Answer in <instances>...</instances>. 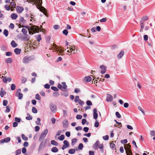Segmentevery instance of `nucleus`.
I'll return each mask as SVG.
<instances>
[{
    "label": "nucleus",
    "instance_id": "obj_1",
    "mask_svg": "<svg viewBox=\"0 0 155 155\" xmlns=\"http://www.w3.org/2000/svg\"><path fill=\"white\" fill-rule=\"evenodd\" d=\"M33 2L36 5L37 8L40 10V11L42 12L46 16L48 17V15L46 9L42 6V0H34Z\"/></svg>",
    "mask_w": 155,
    "mask_h": 155
},
{
    "label": "nucleus",
    "instance_id": "obj_2",
    "mask_svg": "<svg viewBox=\"0 0 155 155\" xmlns=\"http://www.w3.org/2000/svg\"><path fill=\"white\" fill-rule=\"evenodd\" d=\"M23 27H25L28 29L29 33L30 34L32 35L35 33L39 32L40 30V28L39 26H35L32 25L31 26H22Z\"/></svg>",
    "mask_w": 155,
    "mask_h": 155
},
{
    "label": "nucleus",
    "instance_id": "obj_3",
    "mask_svg": "<svg viewBox=\"0 0 155 155\" xmlns=\"http://www.w3.org/2000/svg\"><path fill=\"white\" fill-rule=\"evenodd\" d=\"M53 46L54 47V48L55 50H56L58 52H59L61 55H63L64 51V49L63 48L61 47L58 48V46L54 44H53Z\"/></svg>",
    "mask_w": 155,
    "mask_h": 155
},
{
    "label": "nucleus",
    "instance_id": "obj_4",
    "mask_svg": "<svg viewBox=\"0 0 155 155\" xmlns=\"http://www.w3.org/2000/svg\"><path fill=\"white\" fill-rule=\"evenodd\" d=\"M48 130L47 129H45L41 133L39 137V141H41L44 139L48 134Z\"/></svg>",
    "mask_w": 155,
    "mask_h": 155
},
{
    "label": "nucleus",
    "instance_id": "obj_5",
    "mask_svg": "<svg viewBox=\"0 0 155 155\" xmlns=\"http://www.w3.org/2000/svg\"><path fill=\"white\" fill-rule=\"evenodd\" d=\"M50 108L53 112L55 113L56 112L57 110V107L55 104L51 103L50 105Z\"/></svg>",
    "mask_w": 155,
    "mask_h": 155
},
{
    "label": "nucleus",
    "instance_id": "obj_6",
    "mask_svg": "<svg viewBox=\"0 0 155 155\" xmlns=\"http://www.w3.org/2000/svg\"><path fill=\"white\" fill-rule=\"evenodd\" d=\"M94 147H95L94 148L95 149H96L97 148H99L100 149H102L103 148V146L102 144H100L99 142L98 141H97L95 144Z\"/></svg>",
    "mask_w": 155,
    "mask_h": 155
},
{
    "label": "nucleus",
    "instance_id": "obj_7",
    "mask_svg": "<svg viewBox=\"0 0 155 155\" xmlns=\"http://www.w3.org/2000/svg\"><path fill=\"white\" fill-rule=\"evenodd\" d=\"M31 60L30 57L28 56H26L23 59V62L24 63H28Z\"/></svg>",
    "mask_w": 155,
    "mask_h": 155
},
{
    "label": "nucleus",
    "instance_id": "obj_8",
    "mask_svg": "<svg viewBox=\"0 0 155 155\" xmlns=\"http://www.w3.org/2000/svg\"><path fill=\"white\" fill-rule=\"evenodd\" d=\"M16 11L18 13H21L24 10V8L23 7L17 6L16 7Z\"/></svg>",
    "mask_w": 155,
    "mask_h": 155
},
{
    "label": "nucleus",
    "instance_id": "obj_9",
    "mask_svg": "<svg viewBox=\"0 0 155 155\" xmlns=\"http://www.w3.org/2000/svg\"><path fill=\"white\" fill-rule=\"evenodd\" d=\"M124 149L126 150V151L131 150V145L129 143L126 145L124 144Z\"/></svg>",
    "mask_w": 155,
    "mask_h": 155
},
{
    "label": "nucleus",
    "instance_id": "obj_10",
    "mask_svg": "<svg viewBox=\"0 0 155 155\" xmlns=\"http://www.w3.org/2000/svg\"><path fill=\"white\" fill-rule=\"evenodd\" d=\"M19 22L20 23L19 25H23L25 24L26 22V20L24 19L23 17H21L19 20Z\"/></svg>",
    "mask_w": 155,
    "mask_h": 155
},
{
    "label": "nucleus",
    "instance_id": "obj_11",
    "mask_svg": "<svg viewBox=\"0 0 155 155\" xmlns=\"http://www.w3.org/2000/svg\"><path fill=\"white\" fill-rule=\"evenodd\" d=\"M100 68L101 69V73L102 74L105 73L106 70V67L102 65L100 66Z\"/></svg>",
    "mask_w": 155,
    "mask_h": 155
},
{
    "label": "nucleus",
    "instance_id": "obj_12",
    "mask_svg": "<svg viewBox=\"0 0 155 155\" xmlns=\"http://www.w3.org/2000/svg\"><path fill=\"white\" fill-rule=\"evenodd\" d=\"M11 138L10 137H7L1 140V143H3L5 142L7 143L9 142Z\"/></svg>",
    "mask_w": 155,
    "mask_h": 155
},
{
    "label": "nucleus",
    "instance_id": "obj_13",
    "mask_svg": "<svg viewBox=\"0 0 155 155\" xmlns=\"http://www.w3.org/2000/svg\"><path fill=\"white\" fill-rule=\"evenodd\" d=\"M97 110L96 109H94L93 110V116L95 119H97V118L98 115L97 113Z\"/></svg>",
    "mask_w": 155,
    "mask_h": 155
},
{
    "label": "nucleus",
    "instance_id": "obj_14",
    "mask_svg": "<svg viewBox=\"0 0 155 155\" xmlns=\"http://www.w3.org/2000/svg\"><path fill=\"white\" fill-rule=\"evenodd\" d=\"M75 49H76L75 46H73L72 48L70 47V51L68 50L67 52L70 53L71 52L72 53L74 54L75 53L74 51L75 50Z\"/></svg>",
    "mask_w": 155,
    "mask_h": 155
},
{
    "label": "nucleus",
    "instance_id": "obj_15",
    "mask_svg": "<svg viewBox=\"0 0 155 155\" xmlns=\"http://www.w3.org/2000/svg\"><path fill=\"white\" fill-rule=\"evenodd\" d=\"M113 100V97L110 94H107V96L106 100L107 101H111Z\"/></svg>",
    "mask_w": 155,
    "mask_h": 155
},
{
    "label": "nucleus",
    "instance_id": "obj_16",
    "mask_svg": "<svg viewBox=\"0 0 155 155\" xmlns=\"http://www.w3.org/2000/svg\"><path fill=\"white\" fill-rule=\"evenodd\" d=\"M18 15L15 13H12L11 15V17L12 19L15 20L18 18Z\"/></svg>",
    "mask_w": 155,
    "mask_h": 155
},
{
    "label": "nucleus",
    "instance_id": "obj_17",
    "mask_svg": "<svg viewBox=\"0 0 155 155\" xmlns=\"http://www.w3.org/2000/svg\"><path fill=\"white\" fill-rule=\"evenodd\" d=\"M83 80L87 82H89L91 80V78L90 77H86L84 78Z\"/></svg>",
    "mask_w": 155,
    "mask_h": 155
},
{
    "label": "nucleus",
    "instance_id": "obj_18",
    "mask_svg": "<svg viewBox=\"0 0 155 155\" xmlns=\"http://www.w3.org/2000/svg\"><path fill=\"white\" fill-rule=\"evenodd\" d=\"M110 147L112 149V150H116V149L115 148V145L113 143V142H111L110 144Z\"/></svg>",
    "mask_w": 155,
    "mask_h": 155
},
{
    "label": "nucleus",
    "instance_id": "obj_19",
    "mask_svg": "<svg viewBox=\"0 0 155 155\" xmlns=\"http://www.w3.org/2000/svg\"><path fill=\"white\" fill-rule=\"evenodd\" d=\"M124 54V52L123 51H121L120 53L117 56V57L118 58H120L122 57L123 56Z\"/></svg>",
    "mask_w": 155,
    "mask_h": 155
},
{
    "label": "nucleus",
    "instance_id": "obj_20",
    "mask_svg": "<svg viewBox=\"0 0 155 155\" xmlns=\"http://www.w3.org/2000/svg\"><path fill=\"white\" fill-rule=\"evenodd\" d=\"M140 25L141 27V29L140 30V31H142L143 30V29L144 27V22H142V21H140Z\"/></svg>",
    "mask_w": 155,
    "mask_h": 155
},
{
    "label": "nucleus",
    "instance_id": "obj_21",
    "mask_svg": "<svg viewBox=\"0 0 155 155\" xmlns=\"http://www.w3.org/2000/svg\"><path fill=\"white\" fill-rule=\"evenodd\" d=\"M148 17L147 16H144L142 18L140 21H142V22H144V21L148 20Z\"/></svg>",
    "mask_w": 155,
    "mask_h": 155
},
{
    "label": "nucleus",
    "instance_id": "obj_22",
    "mask_svg": "<svg viewBox=\"0 0 155 155\" xmlns=\"http://www.w3.org/2000/svg\"><path fill=\"white\" fill-rule=\"evenodd\" d=\"M14 51L16 54H18L20 53L21 50L18 48H16L15 49Z\"/></svg>",
    "mask_w": 155,
    "mask_h": 155
},
{
    "label": "nucleus",
    "instance_id": "obj_23",
    "mask_svg": "<svg viewBox=\"0 0 155 155\" xmlns=\"http://www.w3.org/2000/svg\"><path fill=\"white\" fill-rule=\"evenodd\" d=\"M12 59L11 58H8L5 60V61L7 63H11L12 62Z\"/></svg>",
    "mask_w": 155,
    "mask_h": 155
},
{
    "label": "nucleus",
    "instance_id": "obj_24",
    "mask_svg": "<svg viewBox=\"0 0 155 155\" xmlns=\"http://www.w3.org/2000/svg\"><path fill=\"white\" fill-rule=\"evenodd\" d=\"M11 45L12 46L13 48H15L17 46V44L16 43L15 41H12L11 42Z\"/></svg>",
    "mask_w": 155,
    "mask_h": 155
},
{
    "label": "nucleus",
    "instance_id": "obj_25",
    "mask_svg": "<svg viewBox=\"0 0 155 155\" xmlns=\"http://www.w3.org/2000/svg\"><path fill=\"white\" fill-rule=\"evenodd\" d=\"M5 93V92L4 91L2 88L1 91H0V96L2 97H3Z\"/></svg>",
    "mask_w": 155,
    "mask_h": 155
},
{
    "label": "nucleus",
    "instance_id": "obj_26",
    "mask_svg": "<svg viewBox=\"0 0 155 155\" xmlns=\"http://www.w3.org/2000/svg\"><path fill=\"white\" fill-rule=\"evenodd\" d=\"M21 137L22 139L25 141H26L28 139V137L26 136L25 135L23 134H22L21 135Z\"/></svg>",
    "mask_w": 155,
    "mask_h": 155
},
{
    "label": "nucleus",
    "instance_id": "obj_27",
    "mask_svg": "<svg viewBox=\"0 0 155 155\" xmlns=\"http://www.w3.org/2000/svg\"><path fill=\"white\" fill-rule=\"evenodd\" d=\"M51 143L52 145H54L56 146H58V143L57 142H56L55 140H51Z\"/></svg>",
    "mask_w": 155,
    "mask_h": 155
},
{
    "label": "nucleus",
    "instance_id": "obj_28",
    "mask_svg": "<svg viewBox=\"0 0 155 155\" xmlns=\"http://www.w3.org/2000/svg\"><path fill=\"white\" fill-rule=\"evenodd\" d=\"M51 150L53 152H57L58 151V150L56 147H54L52 148Z\"/></svg>",
    "mask_w": 155,
    "mask_h": 155
},
{
    "label": "nucleus",
    "instance_id": "obj_29",
    "mask_svg": "<svg viewBox=\"0 0 155 155\" xmlns=\"http://www.w3.org/2000/svg\"><path fill=\"white\" fill-rule=\"evenodd\" d=\"M23 96V94L21 93L18 94L17 95H15L16 97H18V98L19 99H21L22 98Z\"/></svg>",
    "mask_w": 155,
    "mask_h": 155
},
{
    "label": "nucleus",
    "instance_id": "obj_30",
    "mask_svg": "<svg viewBox=\"0 0 155 155\" xmlns=\"http://www.w3.org/2000/svg\"><path fill=\"white\" fill-rule=\"evenodd\" d=\"M75 150L74 149H70L68 151V153L71 154H74L75 152Z\"/></svg>",
    "mask_w": 155,
    "mask_h": 155
},
{
    "label": "nucleus",
    "instance_id": "obj_31",
    "mask_svg": "<svg viewBox=\"0 0 155 155\" xmlns=\"http://www.w3.org/2000/svg\"><path fill=\"white\" fill-rule=\"evenodd\" d=\"M5 9L7 11H9L10 9V6L8 5H6L4 6Z\"/></svg>",
    "mask_w": 155,
    "mask_h": 155
},
{
    "label": "nucleus",
    "instance_id": "obj_32",
    "mask_svg": "<svg viewBox=\"0 0 155 155\" xmlns=\"http://www.w3.org/2000/svg\"><path fill=\"white\" fill-rule=\"evenodd\" d=\"M3 34L6 37H7L8 34V31L6 29H5L4 31Z\"/></svg>",
    "mask_w": 155,
    "mask_h": 155
},
{
    "label": "nucleus",
    "instance_id": "obj_33",
    "mask_svg": "<svg viewBox=\"0 0 155 155\" xmlns=\"http://www.w3.org/2000/svg\"><path fill=\"white\" fill-rule=\"evenodd\" d=\"M58 87L60 89H61L62 91H64V90H65L63 86L60 84H58Z\"/></svg>",
    "mask_w": 155,
    "mask_h": 155
},
{
    "label": "nucleus",
    "instance_id": "obj_34",
    "mask_svg": "<svg viewBox=\"0 0 155 155\" xmlns=\"http://www.w3.org/2000/svg\"><path fill=\"white\" fill-rule=\"evenodd\" d=\"M77 139L74 138L72 140L71 144L72 145H74V144L77 142Z\"/></svg>",
    "mask_w": 155,
    "mask_h": 155
},
{
    "label": "nucleus",
    "instance_id": "obj_35",
    "mask_svg": "<svg viewBox=\"0 0 155 155\" xmlns=\"http://www.w3.org/2000/svg\"><path fill=\"white\" fill-rule=\"evenodd\" d=\"M37 121H36L35 122L36 124L37 125H41V124L40 122L41 121V119L39 118H38L37 119Z\"/></svg>",
    "mask_w": 155,
    "mask_h": 155
},
{
    "label": "nucleus",
    "instance_id": "obj_36",
    "mask_svg": "<svg viewBox=\"0 0 155 155\" xmlns=\"http://www.w3.org/2000/svg\"><path fill=\"white\" fill-rule=\"evenodd\" d=\"M32 112L34 113H36L37 112V110L35 107H33L32 108Z\"/></svg>",
    "mask_w": 155,
    "mask_h": 155
},
{
    "label": "nucleus",
    "instance_id": "obj_37",
    "mask_svg": "<svg viewBox=\"0 0 155 155\" xmlns=\"http://www.w3.org/2000/svg\"><path fill=\"white\" fill-rule=\"evenodd\" d=\"M80 99L79 98V97L78 96H76L75 97V99H74V101L75 102H78V101L80 100Z\"/></svg>",
    "mask_w": 155,
    "mask_h": 155
},
{
    "label": "nucleus",
    "instance_id": "obj_38",
    "mask_svg": "<svg viewBox=\"0 0 155 155\" xmlns=\"http://www.w3.org/2000/svg\"><path fill=\"white\" fill-rule=\"evenodd\" d=\"M64 138V135H61L59 137L58 139L60 140H62Z\"/></svg>",
    "mask_w": 155,
    "mask_h": 155
},
{
    "label": "nucleus",
    "instance_id": "obj_39",
    "mask_svg": "<svg viewBox=\"0 0 155 155\" xmlns=\"http://www.w3.org/2000/svg\"><path fill=\"white\" fill-rule=\"evenodd\" d=\"M35 98L36 99L38 100H40L41 99V97L38 94H37L36 95Z\"/></svg>",
    "mask_w": 155,
    "mask_h": 155
},
{
    "label": "nucleus",
    "instance_id": "obj_40",
    "mask_svg": "<svg viewBox=\"0 0 155 155\" xmlns=\"http://www.w3.org/2000/svg\"><path fill=\"white\" fill-rule=\"evenodd\" d=\"M64 145H65V146L67 147H68L69 146V143L66 140H65L64 141Z\"/></svg>",
    "mask_w": 155,
    "mask_h": 155
},
{
    "label": "nucleus",
    "instance_id": "obj_41",
    "mask_svg": "<svg viewBox=\"0 0 155 155\" xmlns=\"http://www.w3.org/2000/svg\"><path fill=\"white\" fill-rule=\"evenodd\" d=\"M63 33L65 35H67L68 34V31L67 30L64 29L63 31Z\"/></svg>",
    "mask_w": 155,
    "mask_h": 155
},
{
    "label": "nucleus",
    "instance_id": "obj_42",
    "mask_svg": "<svg viewBox=\"0 0 155 155\" xmlns=\"http://www.w3.org/2000/svg\"><path fill=\"white\" fill-rule=\"evenodd\" d=\"M28 116L26 117V119L27 120H32V117L31 116H30V115H29V114H28Z\"/></svg>",
    "mask_w": 155,
    "mask_h": 155
},
{
    "label": "nucleus",
    "instance_id": "obj_43",
    "mask_svg": "<svg viewBox=\"0 0 155 155\" xmlns=\"http://www.w3.org/2000/svg\"><path fill=\"white\" fill-rule=\"evenodd\" d=\"M21 31L24 35L26 34L27 33V30L26 29L24 28L22 29Z\"/></svg>",
    "mask_w": 155,
    "mask_h": 155
},
{
    "label": "nucleus",
    "instance_id": "obj_44",
    "mask_svg": "<svg viewBox=\"0 0 155 155\" xmlns=\"http://www.w3.org/2000/svg\"><path fill=\"white\" fill-rule=\"evenodd\" d=\"M16 155H18L21 153V150L18 149L16 151Z\"/></svg>",
    "mask_w": 155,
    "mask_h": 155
},
{
    "label": "nucleus",
    "instance_id": "obj_45",
    "mask_svg": "<svg viewBox=\"0 0 155 155\" xmlns=\"http://www.w3.org/2000/svg\"><path fill=\"white\" fill-rule=\"evenodd\" d=\"M83 147V145L82 143H80L78 146V148L79 150H82Z\"/></svg>",
    "mask_w": 155,
    "mask_h": 155
},
{
    "label": "nucleus",
    "instance_id": "obj_46",
    "mask_svg": "<svg viewBox=\"0 0 155 155\" xmlns=\"http://www.w3.org/2000/svg\"><path fill=\"white\" fill-rule=\"evenodd\" d=\"M15 89V85L14 84H12L11 86V89L12 90H14Z\"/></svg>",
    "mask_w": 155,
    "mask_h": 155
},
{
    "label": "nucleus",
    "instance_id": "obj_47",
    "mask_svg": "<svg viewBox=\"0 0 155 155\" xmlns=\"http://www.w3.org/2000/svg\"><path fill=\"white\" fill-rule=\"evenodd\" d=\"M53 95L54 97H58L59 96V94L58 92H54L53 93Z\"/></svg>",
    "mask_w": 155,
    "mask_h": 155
},
{
    "label": "nucleus",
    "instance_id": "obj_48",
    "mask_svg": "<svg viewBox=\"0 0 155 155\" xmlns=\"http://www.w3.org/2000/svg\"><path fill=\"white\" fill-rule=\"evenodd\" d=\"M127 155H132V153L131 150L126 151Z\"/></svg>",
    "mask_w": 155,
    "mask_h": 155
},
{
    "label": "nucleus",
    "instance_id": "obj_49",
    "mask_svg": "<svg viewBox=\"0 0 155 155\" xmlns=\"http://www.w3.org/2000/svg\"><path fill=\"white\" fill-rule=\"evenodd\" d=\"M10 106H8L6 107V110H5L6 112H9L10 111Z\"/></svg>",
    "mask_w": 155,
    "mask_h": 155
},
{
    "label": "nucleus",
    "instance_id": "obj_50",
    "mask_svg": "<svg viewBox=\"0 0 155 155\" xmlns=\"http://www.w3.org/2000/svg\"><path fill=\"white\" fill-rule=\"evenodd\" d=\"M51 89L55 91H58V89L56 87H51Z\"/></svg>",
    "mask_w": 155,
    "mask_h": 155
},
{
    "label": "nucleus",
    "instance_id": "obj_51",
    "mask_svg": "<svg viewBox=\"0 0 155 155\" xmlns=\"http://www.w3.org/2000/svg\"><path fill=\"white\" fill-rule=\"evenodd\" d=\"M116 115L118 118H120L121 117V115L118 112H116Z\"/></svg>",
    "mask_w": 155,
    "mask_h": 155
},
{
    "label": "nucleus",
    "instance_id": "obj_52",
    "mask_svg": "<svg viewBox=\"0 0 155 155\" xmlns=\"http://www.w3.org/2000/svg\"><path fill=\"white\" fill-rule=\"evenodd\" d=\"M62 85L63 86V88L64 89H66L67 87V86L66 84V83L64 82L62 83Z\"/></svg>",
    "mask_w": 155,
    "mask_h": 155
},
{
    "label": "nucleus",
    "instance_id": "obj_53",
    "mask_svg": "<svg viewBox=\"0 0 155 155\" xmlns=\"http://www.w3.org/2000/svg\"><path fill=\"white\" fill-rule=\"evenodd\" d=\"M78 104L80 105H81V106H82L84 104V103L83 101H81V100H80L78 102Z\"/></svg>",
    "mask_w": 155,
    "mask_h": 155
},
{
    "label": "nucleus",
    "instance_id": "obj_54",
    "mask_svg": "<svg viewBox=\"0 0 155 155\" xmlns=\"http://www.w3.org/2000/svg\"><path fill=\"white\" fill-rule=\"evenodd\" d=\"M103 138L104 139V140H107L109 139V137L107 135H106L105 136H104L103 137Z\"/></svg>",
    "mask_w": 155,
    "mask_h": 155
},
{
    "label": "nucleus",
    "instance_id": "obj_55",
    "mask_svg": "<svg viewBox=\"0 0 155 155\" xmlns=\"http://www.w3.org/2000/svg\"><path fill=\"white\" fill-rule=\"evenodd\" d=\"M10 3L11 5V7L12 8L15 7L16 5L15 4V2H11Z\"/></svg>",
    "mask_w": 155,
    "mask_h": 155
},
{
    "label": "nucleus",
    "instance_id": "obj_56",
    "mask_svg": "<svg viewBox=\"0 0 155 155\" xmlns=\"http://www.w3.org/2000/svg\"><path fill=\"white\" fill-rule=\"evenodd\" d=\"M41 39V35H38L37 37V40L38 41H39Z\"/></svg>",
    "mask_w": 155,
    "mask_h": 155
},
{
    "label": "nucleus",
    "instance_id": "obj_57",
    "mask_svg": "<svg viewBox=\"0 0 155 155\" xmlns=\"http://www.w3.org/2000/svg\"><path fill=\"white\" fill-rule=\"evenodd\" d=\"M9 27L11 29H13L14 28V25L13 23H11L9 26Z\"/></svg>",
    "mask_w": 155,
    "mask_h": 155
},
{
    "label": "nucleus",
    "instance_id": "obj_58",
    "mask_svg": "<svg viewBox=\"0 0 155 155\" xmlns=\"http://www.w3.org/2000/svg\"><path fill=\"white\" fill-rule=\"evenodd\" d=\"M87 104L88 105L90 106L92 105V103L91 101L88 100L87 101Z\"/></svg>",
    "mask_w": 155,
    "mask_h": 155
},
{
    "label": "nucleus",
    "instance_id": "obj_59",
    "mask_svg": "<svg viewBox=\"0 0 155 155\" xmlns=\"http://www.w3.org/2000/svg\"><path fill=\"white\" fill-rule=\"evenodd\" d=\"M15 120L17 122H20L21 121V119L17 117L15 118Z\"/></svg>",
    "mask_w": 155,
    "mask_h": 155
},
{
    "label": "nucleus",
    "instance_id": "obj_60",
    "mask_svg": "<svg viewBox=\"0 0 155 155\" xmlns=\"http://www.w3.org/2000/svg\"><path fill=\"white\" fill-rule=\"evenodd\" d=\"M8 104V101L6 100H4L3 101V105L4 106H6Z\"/></svg>",
    "mask_w": 155,
    "mask_h": 155
},
{
    "label": "nucleus",
    "instance_id": "obj_61",
    "mask_svg": "<svg viewBox=\"0 0 155 155\" xmlns=\"http://www.w3.org/2000/svg\"><path fill=\"white\" fill-rule=\"evenodd\" d=\"M121 142L122 143H127V139H124L121 140Z\"/></svg>",
    "mask_w": 155,
    "mask_h": 155
},
{
    "label": "nucleus",
    "instance_id": "obj_62",
    "mask_svg": "<svg viewBox=\"0 0 155 155\" xmlns=\"http://www.w3.org/2000/svg\"><path fill=\"white\" fill-rule=\"evenodd\" d=\"M76 117L77 119H81L82 118V116L80 115H78Z\"/></svg>",
    "mask_w": 155,
    "mask_h": 155
},
{
    "label": "nucleus",
    "instance_id": "obj_63",
    "mask_svg": "<svg viewBox=\"0 0 155 155\" xmlns=\"http://www.w3.org/2000/svg\"><path fill=\"white\" fill-rule=\"evenodd\" d=\"M26 79L25 78H22V79L21 80V83H25L26 81Z\"/></svg>",
    "mask_w": 155,
    "mask_h": 155
},
{
    "label": "nucleus",
    "instance_id": "obj_64",
    "mask_svg": "<svg viewBox=\"0 0 155 155\" xmlns=\"http://www.w3.org/2000/svg\"><path fill=\"white\" fill-rule=\"evenodd\" d=\"M2 78L3 79V81L5 83H7V78L5 77H2Z\"/></svg>",
    "mask_w": 155,
    "mask_h": 155
}]
</instances>
